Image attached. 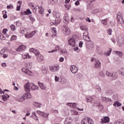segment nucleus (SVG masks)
I'll use <instances>...</instances> for the list:
<instances>
[{"mask_svg":"<svg viewBox=\"0 0 124 124\" xmlns=\"http://www.w3.org/2000/svg\"><path fill=\"white\" fill-rule=\"evenodd\" d=\"M79 40V36L77 34H74L73 35L72 37L70 38L69 40V44L71 46H75L76 42H78Z\"/></svg>","mask_w":124,"mask_h":124,"instance_id":"f257e3e1","label":"nucleus"},{"mask_svg":"<svg viewBox=\"0 0 124 124\" xmlns=\"http://www.w3.org/2000/svg\"><path fill=\"white\" fill-rule=\"evenodd\" d=\"M55 16V20L50 22V25L51 26H58V25L61 23V17L60 16V14H57Z\"/></svg>","mask_w":124,"mask_h":124,"instance_id":"f03ea898","label":"nucleus"},{"mask_svg":"<svg viewBox=\"0 0 124 124\" xmlns=\"http://www.w3.org/2000/svg\"><path fill=\"white\" fill-rule=\"evenodd\" d=\"M26 98H31V93L27 92L24 94L22 96H21L18 100V101L19 102H23V101H25V100Z\"/></svg>","mask_w":124,"mask_h":124,"instance_id":"7ed1b4c3","label":"nucleus"},{"mask_svg":"<svg viewBox=\"0 0 124 124\" xmlns=\"http://www.w3.org/2000/svg\"><path fill=\"white\" fill-rule=\"evenodd\" d=\"M81 124H93V121L90 118H84L81 121Z\"/></svg>","mask_w":124,"mask_h":124,"instance_id":"20e7f679","label":"nucleus"},{"mask_svg":"<svg viewBox=\"0 0 124 124\" xmlns=\"http://www.w3.org/2000/svg\"><path fill=\"white\" fill-rule=\"evenodd\" d=\"M106 75L107 76H108L109 77H112V79L113 80H115V79H117V77H118V76L117 75V74L116 73H110V72H108V71H107L106 72Z\"/></svg>","mask_w":124,"mask_h":124,"instance_id":"39448f33","label":"nucleus"},{"mask_svg":"<svg viewBox=\"0 0 124 124\" xmlns=\"http://www.w3.org/2000/svg\"><path fill=\"white\" fill-rule=\"evenodd\" d=\"M49 69L52 72H58L60 69V66L58 65L50 66Z\"/></svg>","mask_w":124,"mask_h":124,"instance_id":"423d86ee","label":"nucleus"},{"mask_svg":"<svg viewBox=\"0 0 124 124\" xmlns=\"http://www.w3.org/2000/svg\"><path fill=\"white\" fill-rule=\"evenodd\" d=\"M63 33L66 35H69L70 34V29L66 27H64L63 29Z\"/></svg>","mask_w":124,"mask_h":124,"instance_id":"0eeeda50","label":"nucleus"},{"mask_svg":"<svg viewBox=\"0 0 124 124\" xmlns=\"http://www.w3.org/2000/svg\"><path fill=\"white\" fill-rule=\"evenodd\" d=\"M117 18L119 22H120V23L124 22V18L123 17V15H122V13L119 12L118 13Z\"/></svg>","mask_w":124,"mask_h":124,"instance_id":"6e6552de","label":"nucleus"},{"mask_svg":"<svg viewBox=\"0 0 124 124\" xmlns=\"http://www.w3.org/2000/svg\"><path fill=\"white\" fill-rule=\"evenodd\" d=\"M27 49V46L25 45H21L17 49V52H21V51H24Z\"/></svg>","mask_w":124,"mask_h":124,"instance_id":"1a4fd4ad","label":"nucleus"},{"mask_svg":"<svg viewBox=\"0 0 124 124\" xmlns=\"http://www.w3.org/2000/svg\"><path fill=\"white\" fill-rule=\"evenodd\" d=\"M73 120L70 117H68L65 119V121H64V124H72Z\"/></svg>","mask_w":124,"mask_h":124,"instance_id":"9d476101","label":"nucleus"},{"mask_svg":"<svg viewBox=\"0 0 124 124\" xmlns=\"http://www.w3.org/2000/svg\"><path fill=\"white\" fill-rule=\"evenodd\" d=\"M24 89L25 92H31V84L30 83H27L24 86Z\"/></svg>","mask_w":124,"mask_h":124,"instance_id":"9b49d317","label":"nucleus"},{"mask_svg":"<svg viewBox=\"0 0 124 124\" xmlns=\"http://www.w3.org/2000/svg\"><path fill=\"white\" fill-rule=\"evenodd\" d=\"M71 71L72 73H73L74 74H75V73H77L78 71V68H77L75 66H72L70 68Z\"/></svg>","mask_w":124,"mask_h":124,"instance_id":"f8f14e48","label":"nucleus"},{"mask_svg":"<svg viewBox=\"0 0 124 124\" xmlns=\"http://www.w3.org/2000/svg\"><path fill=\"white\" fill-rule=\"evenodd\" d=\"M102 124H106L110 122V118L108 116H106L104 117L103 119L101 120Z\"/></svg>","mask_w":124,"mask_h":124,"instance_id":"ddd939ff","label":"nucleus"},{"mask_svg":"<svg viewBox=\"0 0 124 124\" xmlns=\"http://www.w3.org/2000/svg\"><path fill=\"white\" fill-rule=\"evenodd\" d=\"M28 30L26 28L22 27L20 29V33H21V34H24L25 36Z\"/></svg>","mask_w":124,"mask_h":124,"instance_id":"4468645a","label":"nucleus"},{"mask_svg":"<svg viewBox=\"0 0 124 124\" xmlns=\"http://www.w3.org/2000/svg\"><path fill=\"white\" fill-rule=\"evenodd\" d=\"M38 84L42 90H46V86L43 83H41L40 81H38Z\"/></svg>","mask_w":124,"mask_h":124,"instance_id":"2eb2a0df","label":"nucleus"},{"mask_svg":"<svg viewBox=\"0 0 124 124\" xmlns=\"http://www.w3.org/2000/svg\"><path fill=\"white\" fill-rule=\"evenodd\" d=\"M36 59L38 62H42L44 61V58H43V56L40 54V53L37 55Z\"/></svg>","mask_w":124,"mask_h":124,"instance_id":"dca6fc26","label":"nucleus"},{"mask_svg":"<svg viewBox=\"0 0 124 124\" xmlns=\"http://www.w3.org/2000/svg\"><path fill=\"white\" fill-rule=\"evenodd\" d=\"M31 86V90L32 91H34L35 90H38V86H35L34 84L33 83H31L30 84Z\"/></svg>","mask_w":124,"mask_h":124,"instance_id":"f3484780","label":"nucleus"},{"mask_svg":"<svg viewBox=\"0 0 124 124\" xmlns=\"http://www.w3.org/2000/svg\"><path fill=\"white\" fill-rule=\"evenodd\" d=\"M0 97H1L2 100L5 102L7 101V100L8 99V98H9V95L8 94H7L6 95H1L0 96Z\"/></svg>","mask_w":124,"mask_h":124,"instance_id":"a211bd4d","label":"nucleus"},{"mask_svg":"<svg viewBox=\"0 0 124 124\" xmlns=\"http://www.w3.org/2000/svg\"><path fill=\"white\" fill-rule=\"evenodd\" d=\"M101 66V63L98 60H96L95 63V67L96 68H99V67Z\"/></svg>","mask_w":124,"mask_h":124,"instance_id":"6ab92c4d","label":"nucleus"},{"mask_svg":"<svg viewBox=\"0 0 124 124\" xmlns=\"http://www.w3.org/2000/svg\"><path fill=\"white\" fill-rule=\"evenodd\" d=\"M22 15H31V11L30 9H28L27 11H24V13H21Z\"/></svg>","mask_w":124,"mask_h":124,"instance_id":"aec40b11","label":"nucleus"},{"mask_svg":"<svg viewBox=\"0 0 124 124\" xmlns=\"http://www.w3.org/2000/svg\"><path fill=\"white\" fill-rule=\"evenodd\" d=\"M37 6L38 7L40 14H43V12H44V8H43L42 6H39L38 5H37Z\"/></svg>","mask_w":124,"mask_h":124,"instance_id":"412c9836","label":"nucleus"},{"mask_svg":"<svg viewBox=\"0 0 124 124\" xmlns=\"http://www.w3.org/2000/svg\"><path fill=\"white\" fill-rule=\"evenodd\" d=\"M114 124H124V121L123 120H118L114 122Z\"/></svg>","mask_w":124,"mask_h":124,"instance_id":"4be33fe9","label":"nucleus"},{"mask_svg":"<svg viewBox=\"0 0 124 124\" xmlns=\"http://www.w3.org/2000/svg\"><path fill=\"white\" fill-rule=\"evenodd\" d=\"M101 99L102 100H103V101H105V102L111 101V99L108 98L106 97H101Z\"/></svg>","mask_w":124,"mask_h":124,"instance_id":"5701e85b","label":"nucleus"},{"mask_svg":"<svg viewBox=\"0 0 124 124\" xmlns=\"http://www.w3.org/2000/svg\"><path fill=\"white\" fill-rule=\"evenodd\" d=\"M33 105L35 107H38V108H40V107H41V104L36 102L33 103Z\"/></svg>","mask_w":124,"mask_h":124,"instance_id":"b1692460","label":"nucleus"},{"mask_svg":"<svg viewBox=\"0 0 124 124\" xmlns=\"http://www.w3.org/2000/svg\"><path fill=\"white\" fill-rule=\"evenodd\" d=\"M25 37H26V38H31L32 36L31 33L27 32L26 34H25Z\"/></svg>","mask_w":124,"mask_h":124,"instance_id":"393cba45","label":"nucleus"},{"mask_svg":"<svg viewBox=\"0 0 124 124\" xmlns=\"http://www.w3.org/2000/svg\"><path fill=\"white\" fill-rule=\"evenodd\" d=\"M113 106H117V107H119L120 106H122V104L118 101H116L113 104Z\"/></svg>","mask_w":124,"mask_h":124,"instance_id":"a878e982","label":"nucleus"},{"mask_svg":"<svg viewBox=\"0 0 124 124\" xmlns=\"http://www.w3.org/2000/svg\"><path fill=\"white\" fill-rule=\"evenodd\" d=\"M84 40L85 41H91V39H90V37L89 36H84L83 37Z\"/></svg>","mask_w":124,"mask_h":124,"instance_id":"bb28decb","label":"nucleus"},{"mask_svg":"<svg viewBox=\"0 0 124 124\" xmlns=\"http://www.w3.org/2000/svg\"><path fill=\"white\" fill-rule=\"evenodd\" d=\"M29 18L32 23H33L34 21H35V19L34 18V16L32 15H31L29 16Z\"/></svg>","mask_w":124,"mask_h":124,"instance_id":"cd10ccee","label":"nucleus"},{"mask_svg":"<svg viewBox=\"0 0 124 124\" xmlns=\"http://www.w3.org/2000/svg\"><path fill=\"white\" fill-rule=\"evenodd\" d=\"M99 76L100 77H101V78H104L105 77V74H104V73H103V71H101L99 73Z\"/></svg>","mask_w":124,"mask_h":124,"instance_id":"c85d7f7f","label":"nucleus"},{"mask_svg":"<svg viewBox=\"0 0 124 124\" xmlns=\"http://www.w3.org/2000/svg\"><path fill=\"white\" fill-rule=\"evenodd\" d=\"M7 13V12L6 11H3L2 12V14H3V18H4V19H6V18H7V15H6Z\"/></svg>","mask_w":124,"mask_h":124,"instance_id":"c756f323","label":"nucleus"},{"mask_svg":"<svg viewBox=\"0 0 124 124\" xmlns=\"http://www.w3.org/2000/svg\"><path fill=\"white\" fill-rule=\"evenodd\" d=\"M80 29L82 31H88V28L85 26H81Z\"/></svg>","mask_w":124,"mask_h":124,"instance_id":"7c9ffc66","label":"nucleus"},{"mask_svg":"<svg viewBox=\"0 0 124 124\" xmlns=\"http://www.w3.org/2000/svg\"><path fill=\"white\" fill-rule=\"evenodd\" d=\"M48 1L51 4H54V3L58 2V0H48Z\"/></svg>","mask_w":124,"mask_h":124,"instance_id":"2f4dec72","label":"nucleus"},{"mask_svg":"<svg viewBox=\"0 0 124 124\" xmlns=\"http://www.w3.org/2000/svg\"><path fill=\"white\" fill-rule=\"evenodd\" d=\"M71 115H73L74 116H77V115H78V112H77L74 110H71Z\"/></svg>","mask_w":124,"mask_h":124,"instance_id":"473e14b6","label":"nucleus"},{"mask_svg":"<svg viewBox=\"0 0 124 124\" xmlns=\"http://www.w3.org/2000/svg\"><path fill=\"white\" fill-rule=\"evenodd\" d=\"M116 54L119 56V57H120V58H122L123 57V53L121 51H115Z\"/></svg>","mask_w":124,"mask_h":124,"instance_id":"72a5a7b5","label":"nucleus"},{"mask_svg":"<svg viewBox=\"0 0 124 124\" xmlns=\"http://www.w3.org/2000/svg\"><path fill=\"white\" fill-rule=\"evenodd\" d=\"M86 101H87L88 102H92V101H93V98L88 96L86 98Z\"/></svg>","mask_w":124,"mask_h":124,"instance_id":"f704fd0d","label":"nucleus"},{"mask_svg":"<svg viewBox=\"0 0 124 124\" xmlns=\"http://www.w3.org/2000/svg\"><path fill=\"white\" fill-rule=\"evenodd\" d=\"M101 23L103 25H107V18L102 20Z\"/></svg>","mask_w":124,"mask_h":124,"instance_id":"c9c22d12","label":"nucleus"},{"mask_svg":"<svg viewBox=\"0 0 124 124\" xmlns=\"http://www.w3.org/2000/svg\"><path fill=\"white\" fill-rule=\"evenodd\" d=\"M59 49V47L57 46L55 49H53L50 51H48V53H54V52H57L58 51V49Z\"/></svg>","mask_w":124,"mask_h":124,"instance_id":"e433bc0d","label":"nucleus"},{"mask_svg":"<svg viewBox=\"0 0 124 124\" xmlns=\"http://www.w3.org/2000/svg\"><path fill=\"white\" fill-rule=\"evenodd\" d=\"M42 117H43L44 118H47L48 116V114L44 112H43L42 113Z\"/></svg>","mask_w":124,"mask_h":124,"instance_id":"4c0bfd02","label":"nucleus"},{"mask_svg":"<svg viewBox=\"0 0 124 124\" xmlns=\"http://www.w3.org/2000/svg\"><path fill=\"white\" fill-rule=\"evenodd\" d=\"M26 74H28V75H30V76H32L33 75L32 72L30 71V70H27V72L26 73Z\"/></svg>","mask_w":124,"mask_h":124,"instance_id":"58836bf2","label":"nucleus"},{"mask_svg":"<svg viewBox=\"0 0 124 124\" xmlns=\"http://www.w3.org/2000/svg\"><path fill=\"white\" fill-rule=\"evenodd\" d=\"M33 53L35 55V56H38L40 54V52H39V51L35 49V52Z\"/></svg>","mask_w":124,"mask_h":124,"instance_id":"ea45409f","label":"nucleus"},{"mask_svg":"<svg viewBox=\"0 0 124 124\" xmlns=\"http://www.w3.org/2000/svg\"><path fill=\"white\" fill-rule=\"evenodd\" d=\"M28 69H26L25 68H23L21 69V71H22L24 73H25V74H27V72H28Z\"/></svg>","mask_w":124,"mask_h":124,"instance_id":"a19ab883","label":"nucleus"},{"mask_svg":"<svg viewBox=\"0 0 124 124\" xmlns=\"http://www.w3.org/2000/svg\"><path fill=\"white\" fill-rule=\"evenodd\" d=\"M42 73L44 75H46V74L47 73V69L44 68L42 70Z\"/></svg>","mask_w":124,"mask_h":124,"instance_id":"79ce46f5","label":"nucleus"},{"mask_svg":"<svg viewBox=\"0 0 124 124\" xmlns=\"http://www.w3.org/2000/svg\"><path fill=\"white\" fill-rule=\"evenodd\" d=\"M64 6L66 9V10H69V8H70V5H67V4H65Z\"/></svg>","mask_w":124,"mask_h":124,"instance_id":"37998d69","label":"nucleus"},{"mask_svg":"<svg viewBox=\"0 0 124 124\" xmlns=\"http://www.w3.org/2000/svg\"><path fill=\"white\" fill-rule=\"evenodd\" d=\"M71 104H72V105H71V107L72 108H75L76 107V105H77L76 103H71Z\"/></svg>","mask_w":124,"mask_h":124,"instance_id":"c03bdc74","label":"nucleus"},{"mask_svg":"<svg viewBox=\"0 0 124 124\" xmlns=\"http://www.w3.org/2000/svg\"><path fill=\"white\" fill-rule=\"evenodd\" d=\"M108 33L109 35H111V34H112V29H109L108 30Z\"/></svg>","mask_w":124,"mask_h":124,"instance_id":"a18cd8bd","label":"nucleus"},{"mask_svg":"<svg viewBox=\"0 0 124 124\" xmlns=\"http://www.w3.org/2000/svg\"><path fill=\"white\" fill-rule=\"evenodd\" d=\"M96 90H97L99 93H101V88L100 87L97 86Z\"/></svg>","mask_w":124,"mask_h":124,"instance_id":"49530a36","label":"nucleus"},{"mask_svg":"<svg viewBox=\"0 0 124 124\" xmlns=\"http://www.w3.org/2000/svg\"><path fill=\"white\" fill-rule=\"evenodd\" d=\"M89 36V32L88 31H86L83 33V36Z\"/></svg>","mask_w":124,"mask_h":124,"instance_id":"de8ad7c7","label":"nucleus"},{"mask_svg":"<svg viewBox=\"0 0 124 124\" xmlns=\"http://www.w3.org/2000/svg\"><path fill=\"white\" fill-rule=\"evenodd\" d=\"M55 82H59V81H60V78L58 77L57 76H55Z\"/></svg>","mask_w":124,"mask_h":124,"instance_id":"09e8293b","label":"nucleus"},{"mask_svg":"<svg viewBox=\"0 0 124 124\" xmlns=\"http://www.w3.org/2000/svg\"><path fill=\"white\" fill-rule=\"evenodd\" d=\"M32 9L34 13H36V11H37V8L36 7L32 8Z\"/></svg>","mask_w":124,"mask_h":124,"instance_id":"8fccbe9b","label":"nucleus"},{"mask_svg":"<svg viewBox=\"0 0 124 124\" xmlns=\"http://www.w3.org/2000/svg\"><path fill=\"white\" fill-rule=\"evenodd\" d=\"M11 29L12 31H15V25H11Z\"/></svg>","mask_w":124,"mask_h":124,"instance_id":"3c124183","label":"nucleus"},{"mask_svg":"<svg viewBox=\"0 0 124 124\" xmlns=\"http://www.w3.org/2000/svg\"><path fill=\"white\" fill-rule=\"evenodd\" d=\"M0 38L1 40H4L5 39V37L3 35H0Z\"/></svg>","mask_w":124,"mask_h":124,"instance_id":"603ef678","label":"nucleus"},{"mask_svg":"<svg viewBox=\"0 0 124 124\" xmlns=\"http://www.w3.org/2000/svg\"><path fill=\"white\" fill-rule=\"evenodd\" d=\"M16 38H16V36L13 35L12 36V37L11 38V40H16Z\"/></svg>","mask_w":124,"mask_h":124,"instance_id":"864d4df0","label":"nucleus"},{"mask_svg":"<svg viewBox=\"0 0 124 124\" xmlns=\"http://www.w3.org/2000/svg\"><path fill=\"white\" fill-rule=\"evenodd\" d=\"M8 31V30L7 29H3L2 32L4 34H6V32H7V31Z\"/></svg>","mask_w":124,"mask_h":124,"instance_id":"5fc2aeb1","label":"nucleus"},{"mask_svg":"<svg viewBox=\"0 0 124 124\" xmlns=\"http://www.w3.org/2000/svg\"><path fill=\"white\" fill-rule=\"evenodd\" d=\"M79 47H80V48H82V47H83V42L82 41L79 42Z\"/></svg>","mask_w":124,"mask_h":124,"instance_id":"6e6d98bb","label":"nucleus"},{"mask_svg":"<svg viewBox=\"0 0 124 124\" xmlns=\"http://www.w3.org/2000/svg\"><path fill=\"white\" fill-rule=\"evenodd\" d=\"M63 61H64V58H63V57H61L59 59V62H63Z\"/></svg>","mask_w":124,"mask_h":124,"instance_id":"4d7b16f0","label":"nucleus"},{"mask_svg":"<svg viewBox=\"0 0 124 124\" xmlns=\"http://www.w3.org/2000/svg\"><path fill=\"white\" fill-rule=\"evenodd\" d=\"M25 57H27V59H28V58H29V59H31V56H30V54H29V53H26V54H25Z\"/></svg>","mask_w":124,"mask_h":124,"instance_id":"13d9d810","label":"nucleus"},{"mask_svg":"<svg viewBox=\"0 0 124 124\" xmlns=\"http://www.w3.org/2000/svg\"><path fill=\"white\" fill-rule=\"evenodd\" d=\"M37 114H38L39 115H40V116H42V113H43V112L39 111V110H37Z\"/></svg>","mask_w":124,"mask_h":124,"instance_id":"bf43d9fd","label":"nucleus"},{"mask_svg":"<svg viewBox=\"0 0 124 124\" xmlns=\"http://www.w3.org/2000/svg\"><path fill=\"white\" fill-rule=\"evenodd\" d=\"M30 52L32 53H34L35 52V48H31L30 49Z\"/></svg>","mask_w":124,"mask_h":124,"instance_id":"052dcab7","label":"nucleus"},{"mask_svg":"<svg viewBox=\"0 0 124 124\" xmlns=\"http://www.w3.org/2000/svg\"><path fill=\"white\" fill-rule=\"evenodd\" d=\"M6 50H5V49L3 48L1 50L0 52L2 53V54H4Z\"/></svg>","mask_w":124,"mask_h":124,"instance_id":"680f3d73","label":"nucleus"},{"mask_svg":"<svg viewBox=\"0 0 124 124\" xmlns=\"http://www.w3.org/2000/svg\"><path fill=\"white\" fill-rule=\"evenodd\" d=\"M52 32L53 33H57V30H56V28H53Z\"/></svg>","mask_w":124,"mask_h":124,"instance_id":"e2e57ef3","label":"nucleus"},{"mask_svg":"<svg viewBox=\"0 0 124 124\" xmlns=\"http://www.w3.org/2000/svg\"><path fill=\"white\" fill-rule=\"evenodd\" d=\"M111 51H112V50H109V52H107L106 55V56H109L110 55V54H111Z\"/></svg>","mask_w":124,"mask_h":124,"instance_id":"0e129e2a","label":"nucleus"},{"mask_svg":"<svg viewBox=\"0 0 124 124\" xmlns=\"http://www.w3.org/2000/svg\"><path fill=\"white\" fill-rule=\"evenodd\" d=\"M7 57H8V54H3V58H4V59H5V58H7Z\"/></svg>","mask_w":124,"mask_h":124,"instance_id":"69168bd1","label":"nucleus"},{"mask_svg":"<svg viewBox=\"0 0 124 124\" xmlns=\"http://www.w3.org/2000/svg\"><path fill=\"white\" fill-rule=\"evenodd\" d=\"M35 32H36V31H32L31 32V35H32V36H33V35L35 34Z\"/></svg>","mask_w":124,"mask_h":124,"instance_id":"338daca9","label":"nucleus"},{"mask_svg":"<svg viewBox=\"0 0 124 124\" xmlns=\"http://www.w3.org/2000/svg\"><path fill=\"white\" fill-rule=\"evenodd\" d=\"M78 119L79 117L76 116L74 117V120H75V121H78Z\"/></svg>","mask_w":124,"mask_h":124,"instance_id":"774afa93","label":"nucleus"}]
</instances>
